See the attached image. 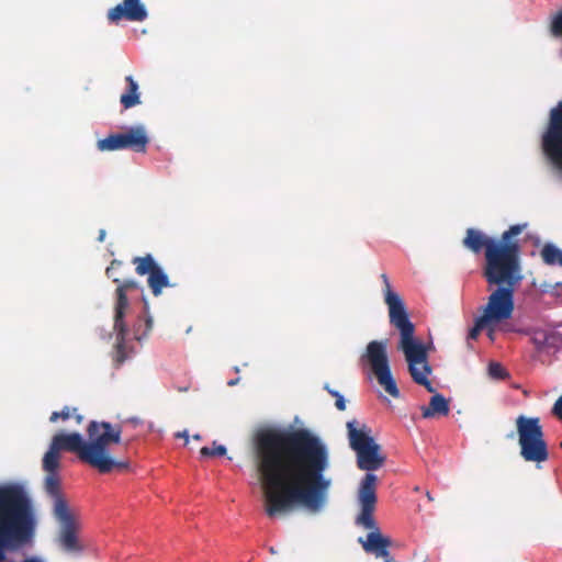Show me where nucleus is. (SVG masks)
Masks as SVG:
<instances>
[{"label":"nucleus","instance_id":"obj_33","mask_svg":"<svg viewBox=\"0 0 562 562\" xmlns=\"http://www.w3.org/2000/svg\"><path fill=\"white\" fill-rule=\"evenodd\" d=\"M72 418L76 419L77 424H81L83 422V416L78 413V408H72Z\"/></svg>","mask_w":562,"mask_h":562},{"label":"nucleus","instance_id":"obj_22","mask_svg":"<svg viewBox=\"0 0 562 562\" xmlns=\"http://www.w3.org/2000/svg\"><path fill=\"white\" fill-rule=\"evenodd\" d=\"M133 262L136 263V272L140 276H149L155 269L160 268L150 255H147L146 257H136Z\"/></svg>","mask_w":562,"mask_h":562},{"label":"nucleus","instance_id":"obj_12","mask_svg":"<svg viewBox=\"0 0 562 562\" xmlns=\"http://www.w3.org/2000/svg\"><path fill=\"white\" fill-rule=\"evenodd\" d=\"M542 149L562 175V100L550 110Z\"/></svg>","mask_w":562,"mask_h":562},{"label":"nucleus","instance_id":"obj_13","mask_svg":"<svg viewBox=\"0 0 562 562\" xmlns=\"http://www.w3.org/2000/svg\"><path fill=\"white\" fill-rule=\"evenodd\" d=\"M516 288L501 286L494 290L488 296L487 304L483 308V316L492 324H497L512 317L515 303L514 294Z\"/></svg>","mask_w":562,"mask_h":562},{"label":"nucleus","instance_id":"obj_18","mask_svg":"<svg viewBox=\"0 0 562 562\" xmlns=\"http://www.w3.org/2000/svg\"><path fill=\"white\" fill-rule=\"evenodd\" d=\"M114 330L116 331V344L114 347L113 361H114L115 366L119 368L127 359V353L125 350V338H126L127 328H126V325L123 319H122V326H117L116 319H114Z\"/></svg>","mask_w":562,"mask_h":562},{"label":"nucleus","instance_id":"obj_23","mask_svg":"<svg viewBox=\"0 0 562 562\" xmlns=\"http://www.w3.org/2000/svg\"><path fill=\"white\" fill-rule=\"evenodd\" d=\"M541 257L548 265L562 267L561 248H542Z\"/></svg>","mask_w":562,"mask_h":562},{"label":"nucleus","instance_id":"obj_3","mask_svg":"<svg viewBox=\"0 0 562 562\" xmlns=\"http://www.w3.org/2000/svg\"><path fill=\"white\" fill-rule=\"evenodd\" d=\"M36 521L31 502L19 485L0 486V562L34 536Z\"/></svg>","mask_w":562,"mask_h":562},{"label":"nucleus","instance_id":"obj_20","mask_svg":"<svg viewBox=\"0 0 562 562\" xmlns=\"http://www.w3.org/2000/svg\"><path fill=\"white\" fill-rule=\"evenodd\" d=\"M449 403L448 401L439 393H436L431 396L429 405L427 407H423V417L431 418L436 415L446 416L449 414Z\"/></svg>","mask_w":562,"mask_h":562},{"label":"nucleus","instance_id":"obj_43","mask_svg":"<svg viewBox=\"0 0 562 562\" xmlns=\"http://www.w3.org/2000/svg\"><path fill=\"white\" fill-rule=\"evenodd\" d=\"M236 384V381H229L228 382V385H235Z\"/></svg>","mask_w":562,"mask_h":562},{"label":"nucleus","instance_id":"obj_27","mask_svg":"<svg viewBox=\"0 0 562 562\" xmlns=\"http://www.w3.org/2000/svg\"><path fill=\"white\" fill-rule=\"evenodd\" d=\"M200 453L202 457H222L226 454V448L222 445L214 448L202 447Z\"/></svg>","mask_w":562,"mask_h":562},{"label":"nucleus","instance_id":"obj_38","mask_svg":"<svg viewBox=\"0 0 562 562\" xmlns=\"http://www.w3.org/2000/svg\"><path fill=\"white\" fill-rule=\"evenodd\" d=\"M426 496H427V498H428L429 501H434V498H432V496H431L430 492H427V493H426Z\"/></svg>","mask_w":562,"mask_h":562},{"label":"nucleus","instance_id":"obj_7","mask_svg":"<svg viewBox=\"0 0 562 562\" xmlns=\"http://www.w3.org/2000/svg\"><path fill=\"white\" fill-rule=\"evenodd\" d=\"M357 420L347 423L348 439L350 448L357 454V467L360 470L370 472L382 468L386 457L382 453V448L371 436V430L366 425L357 427Z\"/></svg>","mask_w":562,"mask_h":562},{"label":"nucleus","instance_id":"obj_44","mask_svg":"<svg viewBox=\"0 0 562 562\" xmlns=\"http://www.w3.org/2000/svg\"><path fill=\"white\" fill-rule=\"evenodd\" d=\"M560 447L562 448V442L560 443Z\"/></svg>","mask_w":562,"mask_h":562},{"label":"nucleus","instance_id":"obj_16","mask_svg":"<svg viewBox=\"0 0 562 562\" xmlns=\"http://www.w3.org/2000/svg\"><path fill=\"white\" fill-rule=\"evenodd\" d=\"M45 492L52 499V513L64 515L65 510L70 509L60 488V481L57 473H48L45 479Z\"/></svg>","mask_w":562,"mask_h":562},{"label":"nucleus","instance_id":"obj_41","mask_svg":"<svg viewBox=\"0 0 562 562\" xmlns=\"http://www.w3.org/2000/svg\"><path fill=\"white\" fill-rule=\"evenodd\" d=\"M471 249L474 250L475 252H479L482 248L475 247V248H471Z\"/></svg>","mask_w":562,"mask_h":562},{"label":"nucleus","instance_id":"obj_31","mask_svg":"<svg viewBox=\"0 0 562 562\" xmlns=\"http://www.w3.org/2000/svg\"><path fill=\"white\" fill-rule=\"evenodd\" d=\"M381 279H382V282L384 284V299L386 297V293L387 291H393L392 288H391V284H390V281H389V278L385 273L381 274Z\"/></svg>","mask_w":562,"mask_h":562},{"label":"nucleus","instance_id":"obj_25","mask_svg":"<svg viewBox=\"0 0 562 562\" xmlns=\"http://www.w3.org/2000/svg\"><path fill=\"white\" fill-rule=\"evenodd\" d=\"M491 324L492 323L488 319H486L483 315L479 316L474 322V326L468 333V339L475 340L479 337L481 330H483Z\"/></svg>","mask_w":562,"mask_h":562},{"label":"nucleus","instance_id":"obj_15","mask_svg":"<svg viewBox=\"0 0 562 562\" xmlns=\"http://www.w3.org/2000/svg\"><path fill=\"white\" fill-rule=\"evenodd\" d=\"M148 13L140 0H124L108 12V20L111 23H119L122 19L143 22Z\"/></svg>","mask_w":562,"mask_h":562},{"label":"nucleus","instance_id":"obj_6","mask_svg":"<svg viewBox=\"0 0 562 562\" xmlns=\"http://www.w3.org/2000/svg\"><path fill=\"white\" fill-rule=\"evenodd\" d=\"M483 276L490 285L517 288L522 281L519 248H484Z\"/></svg>","mask_w":562,"mask_h":562},{"label":"nucleus","instance_id":"obj_42","mask_svg":"<svg viewBox=\"0 0 562 562\" xmlns=\"http://www.w3.org/2000/svg\"><path fill=\"white\" fill-rule=\"evenodd\" d=\"M147 326L150 328L151 327V319H147Z\"/></svg>","mask_w":562,"mask_h":562},{"label":"nucleus","instance_id":"obj_35","mask_svg":"<svg viewBox=\"0 0 562 562\" xmlns=\"http://www.w3.org/2000/svg\"><path fill=\"white\" fill-rule=\"evenodd\" d=\"M104 237H105V231L100 229L99 236H98V241L102 243L104 240Z\"/></svg>","mask_w":562,"mask_h":562},{"label":"nucleus","instance_id":"obj_24","mask_svg":"<svg viewBox=\"0 0 562 562\" xmlns=\"http://www.w3.org/2000/svg\"><path fill=\"white\" fill-rule=\"evenodd\" d=\"M549 29L552 36L562 38V8L552 14Z\"/></svg>","mask_w":562,"mask_h":562},{"label":"nucleus","instance_id":"obj_2","mask_svg":"<svg viewBox=\"0 0 562 562\" xmlns=\"http://www.w3.org/2000/svg\"><path fill=\"white\" fill-rule=\"evenodd\" d=\"M88 440L79 432L57 434L53 437L49 449L43 458V469L56 473L59 468V452L75 453L85 464L101 474L123 471L130 465L126 460H117L112 454V446L122 441V426L108 422L91 420L87 427Z\"/></svg>","mask_w":562,"mask_h":562},{"label":"nucleus","instance_id":"obj_9","mask_svg":"<svg viewBox=\"0 0 562 562\" xmlns=\"http://www.w3.org/2000/svg\"><path fill=\"white\" fill-rule=\"evenodd\" d=\"M527 227V223L513 225L503 233L501 239L490 237L477 229L468 228L463 246H519L520 241L530 246H541V240L537 236L527 235L524 239L517 238Z\"/></svg>","mask_w":562,"mask_h":562},{"label":"nucleus","instance_id":"obj_5","mask_svg":"<svg viewBox=\"0 0 562 562\" xmlns=\"http://www.w3.org/2000/svg\"><path fill=\"white\" fill-rule=\"evenodd\" d=\"M376 483L375 474H366L358 490V502L361 509L356 518V524L370 530L366 539L359 538V542L367 553L373 554L376 559H382L384 562H396L389 550L392 540L381 533L373 517L376 504Z\"/></svg>","mask_w":562,"mask_h":562},{"label":"nucleus","instance_id":"obj_34","mask_svg":"<svg viewBox=\"0 0 562 562\" xmlns=\"http://www.w3.org/2000/svg\"><path fill=\"white\" fill-rule=\"evenodd\" d=\"M486 328L488 329V333H487L488 338H490L491 340H494V324H491V325H490V326H487Z\"/></svg>","mask_w":562,"mask_h":562},{"label":"nucleus","instance_id":"obj_26","mask_svg":"<svg viewBox=\"0 0 562 562\" xmlns=\"http://www.w3.org/2000/svg\"><path fill=\"white\" fill-rule=\"evenodd\" d=\"M122 267V262L119 260H113L111 265L106 268L108 278L112 279L113 282L120 283L122 280L121 273H119V269Z\"/></svg>","mask_w":562,"mask_h":562},{"label":"nucleus","instance_id":"obj_17","mask_svg":"<svg viewBox=\"0 0 562 562\" xmlns=\"http://www.w3.org/2000/svg\"><path fill=\"white\" fill-rule=\"evenodd\" d=\"M137 289V283L134 280H121L116 288V304L115 315L116 325L122 326L125 311L128 307L127 292Z\"/></svg>","mask_w":562,"mask_h":562},{"label":"nucleus","instance_id":"obj_10","mask_svg":"<svg viewBox=\"0 0 562 562\" xmlns=\"http://www.w3.org/2000/svg\"><path fill=\"white\" fill-rule=\"evenodd\" d=\"M149 144V137L144 125H135L122 133L108 135L97 142L100 151H115L131 149L135 153H145Z\"/></svg>","mask_w":562,"mask_h":562},{"label":"nucleus","instance_id":"obj_30","mask_svg":"<svg viewBox=\"0 0 562 562\" xmlns=\"http://www.w3.org/2000/svg\"><path fill=\"white\" fill-rule=\"evenodd\" d=\"M490 372L493 376H496V378L503 376V368L497 363L491 364Z\"/></svg>","mask_w":562,"mask_h":562},{"label":"nucleus","instance_id":"obj_37","mask_svg":"<svg viewBox=\"0 0 562 562\" xmlns=\"http://www.w3.org/2000/svg\"><path fill=\"white\" fill-rule=\"evenodd\" d=\"M130 422L133 423L134 425H137L140 423V420L137 418H131Z\"/></svg>","mask_w":562,"mask_h":562},{"label":"nucleus","instance_id":"obj_19","mask_svg":"<svg viewBox=\"0 0 562 562\" xmlns=\"http://www.w3.org/2000/svg\"><path fill=\"white\" fill-rule=\"evenodd\" d=\"M127 83L126 91L121 94L120 102L124 109H131L140 103V94L138 91V83L134 80L133 76H126Z\"/></svg>","mask_w":562,"mask_h":562},{"label":"nucleus","instance_id":"obj_29","mask_svg":"<svg viewBox=\"0 0 562 562\" xmlns=\"http://www.w3.org/2000/svg\"><path fill=\"white\" fill-rule=\"evenodd\" d=\"M325 390H327V392L336 398L335 401V406L337 407L338 411H345L346 409V401L344 398V396L338 392V391H335V390H331L329 389L328 385H325Z\"/></svg>","mask_w":562,"mask_h":562},{"label":"nucleus","instance_id":"obj_4","mask_svg":"<svg viewBox=\"0 0 562 562\" xmlns=\"http://www.w3.org/2000/svg\"><path fill=\"white\" fill-rule=\"evenodd\" d=\"M384 302L389 307L390 323L400 330L398 348L405 356L413 381L434 393L435 389L428 379L432 369L428 362L427 347L414 338L415 326L409 321L403 300L394 291H387Z\"/></svg>","mask_w":562,"mask_h":562},{"label":"nucleus","instance_id":"obj_8","mask_svg":"<svg viewBox=\"0 0 562 562\" xmlns=\"http://www.w3.org/2000/svg\"><path fill=\"white\" fill-rule=\"evenodd\" d=\"M520 454L528 462L548 460V447L543 439V430L538 417L520 415L516 419Z\"/></svg>","mask_w":562,"mask_h":562},{"label":"nucleus","instance_id":"obj_1","mask_svg":"<svg viewBox=\"0 0 562 562\" xmlns=\"http://www.w3.org/2000/svg\"><path fill=\"white\" fill-rule=\"evenodd\" d=\"M252 443L269 517L295 505L313 512L324 506L331 486L325 475L329 452L316 435L305 428L265 427L255 432Z\"/></svg>","mask_w":562,"mask_h":562},{"label":"nucleus","instance_id":"obj_39","mask_svg":"<svg viewBox=\"0 0 562 562\" xmlns=\"http://www.w3.org/2000/svg\"><path fill=\"white\" fill-rule=\"evenodd\" d=\"M178 436H182V437H184V438H186V441L188 442V435H187V432L179 434Z\"/></svg>","mask_w":562,"mask_h":562},{"label":"nucleus","instance_id":"obj_32","mask_svg":"<svg viewBox=\"0 0 562 562\" xmlns=\"http://www.w3.org/2000/svg\"><path fill=\"white\" fill-rule=\"evenodd\" d=\"M553 411L560 418H562V396L555 402Z\"/></svg>","mask_w":562,"mask_h":562},{"label":"nucleus","instance_id":"obj_28","mask_svg":"<svg viewBox=\"0 0 562 562\" xmlns=\"http://www.w3.org/2000/svg\"><path fill=\"white\" fill-rule=\"evenodd\" d=\"M72 416V408L65 406L60 412H53L49 422L56 423L59 418L63 420L69 419Z\"/></svg>","mask_w":562,"mask_h":562},{"label":"nucleus","instance_id":"obj_40","mask_svg":"<svg viewBox=\"0 0 562 562\" xmlns=\"http://www.w3.org/2000/svg\"><path fill=\"white\" fill-rule=\"evenodd\" d=\"M193 439H195V440H200V439H201V436H200V435H194V436H193Z\"/></svg>","mask_w":562,"mask_h":562},{"label":"nucleus","instance_id":"obj_11","mask_svg":"<svg viewBox=\"0 0 562 562\" xmlns=\"http://www.w3.org/2000/svg\"><path fill=\"white\" fill-rule=\"evenodd\" d=\"M366 357L371 366V369L379 384L392 397L397 398L400 396V390L396 385L394 378L392 376L391 369L389 366L386 342L378 340L370 341L367 346Z\"/></svg>","mask_w":562,"mask_h":562},{"label":"nucleus","instance_id":"obj_14","mask_svg":"<svg viewBox=\"0 0 562 562\" xmlns=\"http://www.w3.org/2000/svg\"><path fill=\"white\" fill-rule=\"evenodd\" d=\"M53 516L60 525L58 542L61 549L67 552H80L82 546L77 537L79 525L71 509L65 510L64 515L54 514Z\"/></svg>","mask_w":562,"mask_h":562},{"label":"nucleus","instance_id":"obj_36","mask_svg":"<svg viewBox=\"0 0 562 562\" xmlns=\"http://www.w3.org/2000/svg\"><path fill=\"white\" fill-rule=\"evenodd\" d=\"M22 562H43V561H41L37 558H27V559L23 560Z\"/></svg>","mask_w":562,"mask_h":562},{"label":"nucleus","instance_id":"obj_21","mask_svg":"<svg viewBox=\"0 0 562 562\" xmlns=\"http://www.w3.org/2000/svg\"><path fill=\"white\" fill-rule=\"evenodd\" d=\"M148 285L155 296L160 295L161 290L169 286V279L161 268L155 269L148 276Z\"/></svg>","mask_w":562,"mask_h":562}]
</instances>
